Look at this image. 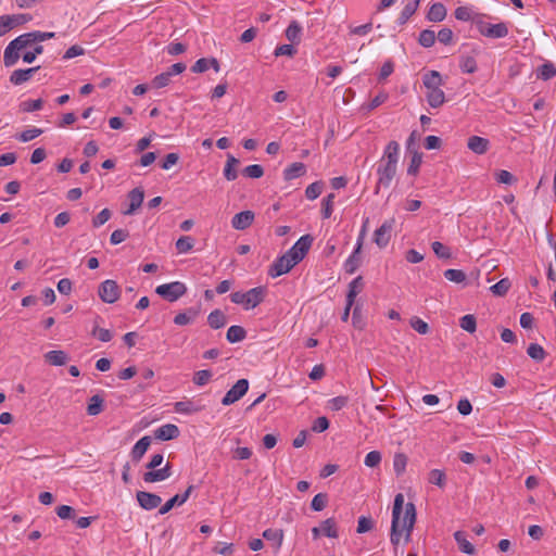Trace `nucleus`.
I'll list each match as a JSON object with an SVG mask.
<instances>
[{
  "label": "nucleus",
  "instance_id": "f257e3e1",
  "mask_svg": "<svg viewBox=\"0 0 556 556\" xmlns=\"http://www.w3.org/2000/svg\"><path fill=\"white\" fill-rule=\"evenodd\" d=\"M404 496L402 493L395 495L392 509V523L390 541L396 548L400 543L401 535L405 533V542L410 540V535L416 522V507L409 502L405 505L403 513Z\"/></svg>",
  "mask_w": 556,
  "mask_h": 556
},
{
  "label": "nucleus",
  "instance_id": "f03ea898",
  "mask_svg": "<svg viewBox=\"0 0 556 556\" xmlns=\"http://www.w3.org/2000/svg\"><path fill=\"white\" fill-rule=\"evenodd\" d=\"M424 86L427 88V101L431 108H439L445 102V94L441 89L443 78L438 71H429L422 76Z\"/></svg>",
  "mask_w": 556,
  "mask_h": 556
},
{
  "label": "nucleus",
  "instance_id": "7ed1b4c3",
  "mask_svg": "<svg viewBox=\"0 0 556 556\" xmlns=\"http://www.w3.org/2000/svg\"><path fill=\"white\" fill-rule=\"evenodd\" d=\"M265 296V289L263 287H255L247 292H232L230 300L235 304H242L245 309H251L261 304Z\"/></svg>",
  "mask_w": 556,
  "mask_h": 556
},
{
  "label": "nucleus",
  "instance_id": "20e7f679",
  "mask_svg": "<svg viewBox=\"0 0 556 556\" xmlns=\"http://www.w3.org/2000/svg\"><path fill=\"white\" fill-rule=\"evenodd\" d=\"M475 25L478 28V31L488 38L498 39L504 38L508 35V27L505 23L491 24L489 22L483 21L482 17L473 20Z\"/></svg>",
  "mask_w": 556,
  "mask_h": 556
},
{
  "label": "nucleus",
  "instance_id": "39448f33",
  "mask_svg": "<svg viewBox=\"0 0 556 556\" xmlns=\"http://www.w3.org/2000/svg\"><path fill=\"white\" fill-rule=\"evenodd\" d=\"M155 292L164 300L175 302L186 294L187 287L184 282L173 281L157 286Z\"/></svg>",
  "mask_w": 556,
  "mask_h": 556
},
{
  "label": "nucleus",
  "instance_id": "423d86ee",
  "mask_svg": "<svg viewBox=\"0 0 556 556\" xmlns=\"http://www.w3.org/2000/svg\"><path fill=\"white\" fill-rule=\"evenodd\" d=\"M314 238L311 235L302 236L286 254L293 261V264H299L307 254L312 247Z\"/></svg>",
  "mask_w": 556,
  "mask_h": 556
},
{
  "label": "nucleus",
  "instance_id": "0eeeda50",
  "mask_svg": "<svg viewBox=\"0 0 556 556\" xmlns=\"http://www.w3.org/2000/svg\"><path fill=\"white\" fill-rule=\"evenodd\" d=\"M397 166L394 164H391L389 162L379 161L378 167H377V175H378V182L376 186L375 193L379 192V189L381 187L389 188L391 185V181L396 175Z\"/></svg>",
  "mask_w": 556,
  "mask_h": 556
},
{
  "label": "nucleus",
  "instance_id": "6e6552de",
  "mask_svg": "<svg viewBox=\"0 0 556 556\" xmlns=\"http://www.w3.org/2000/svg\"><path fill=\"white\" fill-rule=\"evenodd\" d=\"M98 295L102 302L113 304L121 296V288L115 280L106 279L99 285Z\"/></svg>",
  "mask_w": 556,
  "mask_h": 556
},
{
  "label": "nucleus",
  "instance_id": "1a4fd4ad",
  "mask_svg": "<svg viewBox=\"0 0 556 556\" xmlns=\"http://www.w3.org/2000/svg\"><path fill=\"white\" fill-rule=\"evenodd\" d=\"M249 390V381L247 379H239L231 388L227 391L222 400V404L225 406L231 405L239 401Z\"/></svg>",
  "mask_w": 556,
  "mask_h": 556
},
{
  "label": "nucleus",
  "instance_id": "9d476101",
  "mask_svg": "<svg viewBox=\"0 0 556 556\" xmlns=\"http://www.w3.org/2000/svg\"><path fill=\"white\" fill-rule=\"evenodd\" d=\"M394 225L395 219L390 218L387 219L378 229H376L374 233V242L379 248H386L389 244Z\"/></svg>",
  "mask_w": 556,
  "mask_h": 556
},
{
  "label": "nucleus",
  "instance_id": "9b49d317",
  "mask_svg": "<svg viewBox=\"0 0 556 556\" xmlns=\"http://www.w3.org/2000/svg\"><path fill=\"white\" fill-rule=\"evenodd\" d=\"M296 264H293L290 257L285 253L278 257L269 267L268 275L273 278L289 273Z\"/></svg>",
  "mask_w": 556,
  "mask_h": 556
},
{
  "label": "nucleus",
  "instance_id": "f8f14e48",
  "mask_svg": "<svg viewBox=\"0 0 556 556\" xmlns=\"http://www.w3.org/2000/svg\"><path fill=\"white\" fill-rule=\"evenodd\" d=\"M172 476V465L166 463L163 468L160 469H148L147 472L143 473V481L147 483H154L164 481Z\"/></svg>",
  "mask_w": 556,
  "mask_h": 556
},
{
  "label": "nucleus",
  "instance_id": "ddd939ff",
  "mask_svg": "<svg viewBox=\"0 0 556 556\" xmlns=\"http://www.w3.org/2000/svg\"><path fill=\"white\" fill-rule=\"evenodd\" d=\"M136 498L140 505L141 508L146 510H152L160 506L162 503L161 496L154 493L146 492V491H138L136 493Z\"/></svg>",
  "mask_w": 556,
  "mask_h": 556
},
{
  "label": "nucleus",
  "instance_id": "4468645a",
  "mask_svg": "<svg viewBox=\"0 0 556 556\" xmlns=\"http://www.w3.org/2000/svg\"><path fill=\"white\" fill-rule=\"evenodd\" d=\"M194 486L193 485H189L187 488V490L182 493V494H176L174 495L172 498H169L163 506L160 507L159 509V514L160 515H165L167 514L174 506L178 505H182L185 504L191 492L193 491Z\"/></svg>",
  "mask_w": 556,
  "mask_h": 556
},
{
  "label": "nucleus",
  "instance_id": "2eb2a0df",
  "mask_svg": "<svg viewBox=\"0 0 556 556\" xmlns=\"http://www.w3.org/2000/svg\"><path fill=\"white\" fill-rule=\"evenodd\" d=\"M254 213L252 211H242L240 213H237L232 219H231V226L232 228L237 230H245L249 228L253 220H254Z\"/></svg>",
  "mask_w": 556,
  "mask_h": 556
},
{
  "label": "nucleus",
  "instance_id": "dca6fc26",
  "mask_svg": "<svg viewBox=\"0 0 556 556\" xmlns=\"http://www.w3.org/2000/svg\"><path fill=\"white\" fill-rule=\"evenodd\" d=\"M129 207L124 211L125 215H132L138 210L144 199V191L141 188H135L128 193Z\"/></svg>",
  "mask_w": 556,
  "mask_h": 556
},
{
  "label": "nucleus",
  "instance_id": "f3484780",
  "mask_svg": "<svg viewBox=\"0 0 556 556\" xmlns=\"http://www.w3.org/2000/svg\"><path fill=\"white\" fill-rule=\"evenodd\" d=\"M151 442L152 440L149 435H144L140 440H138L130 451L131 459L136 463L140 462V459L143 457V455L150 447Z\"/></svg>",
  "mask_w": 556,
  "mask_h": 556
},
{
  "label": "nucleus",
  "instance_id": "a211bd4d",
  "mask_svg": "<svg viewBox=\"0 0 556 556\" xmlns=\"http://www.w3.org/2000/svg\"><path fill=\"white\" fill-rule=\"evenodd\" d=\"M179 433L178 427L173 424L163 425L154 431L155 438L162 441L176 439Z\"/></svg>",
  "mask_w": 556,
  "mask_h": 556
},
{
  "label": "nucleus",
  "instance_id": "6ab92c4d",
  "mask_svg": "<svg viewBox=\"0 0 556 556\" xmlns=\"http://www.w3.org/2000/svg\"><path fill=\"white\" fill-rule=\"evenodd\" d=\"M400 159V144L397 141H390L384 148L381 161L389 162L397 166Z\"/></svg>",
  "mask_w": 556,
  "mask_h": 556
},
{
  "label": "nucleus",
  "instance_id": "aec40b11",
  "mask_svg": "<svg viewBox=\"0 0 556 556\" xmlns=\"http://www.w3.org/2000/svg\"><path fill=\"white\" fill-rule=\"evenodd\" d=\"M38 70H39V66L25 68V70H22V68L15 70L14 72H12V74L10 76V81L15 86L22 85V84L26 83L27 80H29L31 78V76L34 75V73H36Z\"/></svg>",
  "mask_w": 556,
  "mask_h": 556
},
{
  "label": "nucleus",
  "instance_id": "412c9836",
  "mask_svg": "<svg viewBox=\"0 0 556 556\" xmlns=\"http://www.w3.org/2000/svg\"><path fill=\"white\" fill-rule=\"evenodd\" d=\"M202 409V405L191 400L179 401L174 404V410L178 414L191 415Z\"/></svg>",
  "mask_w": 556,
  "mask_h": 556
},
{
  "label": "nucleus",
  "instance_id": "4be33fe9",
  "mask_svg": "<svg viewBox=\"0 0 556 556\" xmlns=\"http://www.w3.org/2000/svg\"><path fill=\"white\" fill-rule=\"evenodd\" d=\"M467 147L477 154H484L489 150L490 141L486 138L471 136L468 139Z\"/></svg>",
  "mask_w": 556,
  "mask_h": 556
},
{
  "label": "nucleus",
  "instance_id": "5701e85b",
  "mask_svg": "<svg viewBox=\"0 0 556 556\" xmlns=\"http://www.w3.org/2000/svg\"><path fill=\"white\" fill-rule=\"evenodd\" d=\"M306 173V165L302 162H294L283 170V179L286 181L299 178Z\"/></svg>",
  "mask_w": 556,
  "mask_h": 556
},
{
  "label": "nucleus",
  "instance_id": "b1692460",
  "mask_svg": "<svg viewBox=\"0 0 556 556\" xmlns=\"http://www.w3.org/2000/svg\"><path fill=\"white\" fill-rule=\"evenodd\" d=\"M361 251H362L361 243L356 244L353 253L349 256V258L344 263L345 273L352 275L358 269V267L361 265Z\"/></svg>",
  "mask_w": 556,
  "mask_h": 556
},
{
  "label": "nucleus",
  "instance_id": "393cba45",
  "mask_svg": "<svg viewBox=\"0 0 556 556\" xmlns=\"http://www.w3.org/2000/svg\"><path fill=\"white\" fill-rule=\"evenodd\" d=\"M364 286L365 283L362 276H357L349 283L346 302H349L350 305L354 304L355 298L364 289Z\"/></svg>",
  "mask_w": 556,
  "mask_h": 556
},
{
  "label": "nucleus",
  "instance_id": "a878e982",
  "mask_svg": "<svg viewBox=\"0 0 556 556\" xmlns=\"http://www.w3.org/2000/svg\"><path fill=\"white\" fill-rule=\"evenodd\" d=\"M45 359L53 366H63L68 361V356L62 350H53L45 354Z\"/></svg>",
  "mask_w": 556,
  "mask_h": 556
},
{
  "label": "nucleus",
  "instance_id": "bb28decb",
  "mask_svg": "<svg viewBox=\"0 0 556 556\" xmlns=\"http://www.w3.org/2000/svg\"><path fill=\"white\" fill-rule=\"evenodd\" d=\"M419 7V0H412L405 4L403 10L401 11L397 23L399 25H404L407 21L415 14Z\"/></svg>",
  "mask_w": 556,
  "mask_h": 556
},
{
  "label": "nucleus",
  "instance_id": "cd10ccee",
  "mask_svg": "<svg viewBox=\"0 0 556 556\" xmlns=\"http://www.w3.org/2000/svg\"><path fill=\"white\" fill-rule=\"evenodd\" d=\"M239 163H240L239 160L237 157H235L233 155H231V154L227 155V162H226V165L224 168V177L228 181H232V180L237 179L238 172H237L236 167L239 165Z\"/></svg>",
  "mask_w": 556,
  "mask_h": 556
},
{
  "label": "nucleus",
  "instance_id": "c85d7f7f",
  "mask_svg": "<svg viewBox=\"0 0 556 556\" xmlns=\"http://www.w3.org/2000/svg\"><path fill=\"white\" fill-rule=\"evenodd\" d=\"M207 323L211 328L220 329L226 325L227 317L223 311L214 309L208 314Z\"/></svg>",
  "mask_w": 556,
  "mask_h": 556
},
{
  "label": "nucleus",
  "instance_id": "c756f323",
  "mask_svg": "<svg viewBox=\"0 0 556 556\" xmlns=\"http://www.w3.org/2000/svg\"><path fill=\"white\" fill-rule=\"evenodd\" d=\"M445 17L446 9L444 4L440 2L433 3L427 13V18L430 22H442Z\"/></svg>",
  "mask_w": 556,
  "mask_h": 556
},
{
  "label": "nucleus",
  "instance_id": "7c9ffc66",
  "mask_svg": "<svg viewBox=\"0 0 556 556\" xmlns=\"http://www.w3.org/2000/svg\"><path fill=\"white\" fill-rule=\"evenodd\" d=\"M245 337H247L245 329L243 327L237 326V325L229 327L227 330V333H226V339L230 343L240 342V341L244 340Z\"/></svg>",
  "mask_w": 556,
  "mask_h": 556
},
{
  "label": "nucleus",
  "instance_id": "2f4dec72",
  "mask_svg": "<svg viewBox=\"0 0 556 556\" xmlns=\"http://www.w3.org/2000/svg\"><path fill=\"white\" fill-rule=\"evenodd\" d=\"M556 76V66L552 62H545L539 66L536 77L542 80H549Z\"/></svg>",
  "mask_w": 556,
  "mask_h": 556
},
{
  "label": "nucleus",
  "instance_id": "473e14b6",
  "mask_svg": "<svg viewBox=\"0 0 556 556\" xmlns=\"http://www.w3.org/2000/svg\"><path fill=\"white\" fill-rule=\"evenodd\" d=\"M302 27L296 21H292L286 29V38L292 43L301 41Z\"/></svg>",
  "mask_w": 556,
  "mask_h": 556
},
{
  "label": "nucleus",
  "instance_id": "72a5a7b5",
  "mask_svg": "<svg viewBox=\"0 0 556 556\" xmlns=\"http://www.w3.org/2000/svg\"><path fill=\"white\" fill-rule=\"evenodd\" d=\"M20 50L21 49H17L11 42L7 46V48L4 50V55H3V63L7 67L13 66L18 61V59H20L18 51Z\"/></svg>",
  "mask_w": 556,
  "mask_h": 556
},
{
  "label": "nucleus",
  "instance_id": "f704fd0d",
  "mask_svg": "<svg viewBox=\"0 0 556 556\" xmlns=\"http://www.w3.org/2000/svg\"><path fill=\"white\" fill-rule=\"evenodd\" d=\"M454 539L458 544L459 549L465 554H473L475 547L473 545L466 539V534L463 531H456L454 533Z\"/></svg>",
  "mask_w": 556,
  "mask_h": 556
},
{
  "label": "nucleus",
  "instance_id": "c9c22d12",
  "mask_svg": "<svg viewBox=\"0 0 556 556\" xmlns=\"http://www.w3.org/2000/svg\"><path fill=\"white\" fill-rule=\"evenodd\" d=\"M103 402L104 400L98 394L91 396L87 406V414L90 416L99 415L103 410Z\"/></svg>",
  "mask_w": 556,
  "mask_h": 556
},
{
  "label": "nucleus",
  "instance_id": "e433bc0d",
  "mask_svg": "<svg viewBox=\"0 0 556 556\" xmlns=\"http://www.w3.org/2000/svg\"><path fill=\"white\" fill-rule=\"evenodd\" d=\"M36 42V36L34 31L23 34L11 41V43L17 49H24Z\"/></svg>",
  "mask_w": 556,
  "mask_h": 556
},
{
  "label": "nucleus",
  "instance_id": "4c0bfd02",
  "mask_svg": "<svg viewBox=\"0 0 556 556\" xmlns=\"http://www.w3.org/2000/svg\"><path fill=\"white\" fill-rule=\"evenodd\" d=\"M527 354L538 363L543 362L546 357V352L539 343H530L527 349Z\"/></svg>",
  "mask_w": 556,
  "mask_h": 556
},
{
  "label": "nucleus",
  "instance_id": "58836bf2",
  "mask_svg": "<svg viewBox=\"0 0 556 556\" xmlns=\"http://www.w3.org/2000/svg\"><path fill=\"white\" fill-rule=\"evenodd\" d=\"M320 529L323 531V534L336 539L338 538V529H337V522L333 518H328L324 520L320 525Z\"/></svg>",
  "mask_w": 556,
  "mask_h": 556
},
{
  "label": "nucleus",
  "instance_id": "ea45409f",
  "mask_svg": "<svg viewBox=\"0 0 556 556\" xmlns=\"http://www.w3.org/2000/svg\"><path fill=\"white\" fill-rule=\"evenodd\" d=\"M511 282L508 278H503L495 285L491 286V292L496 296H504L509 291Z\"/></svg>",
  "mask_w": 556,
  "mask_h": 556
},
{
  "label": "nucleus",
  "instance_id": "a19ab883",
  "mask_svg": "<svg viewBox=\"0 0 556 556\" xmlns=\"http://www.w3.org/2000/svg\"><path fill=\"white\" fill-rule=\"evenodd\" d=\"M263 538L267 541H271L276 544V549L280 548L282 539H283V532L282 530L277 529H266L263 532Z\"/></svg>",
  "mask_w": 556,
  "mask_h": 556
},
{
  "label": "nucleus",
  "instance_id": "79ce46f5",
  "mask_svg": "<svg viewBox=\"0 0 556 556\" xmlns=\"http://www.w3.org/2000/svg\"><path fill=\"white\" fill-rule=\"evenodd\" d=\"M454 14L458 21H464V22H467V21L473 22L475 18L482 17V15H480V14H472L471 10L468 7H458L455 10Z\"/></svg>",
  "mask_w": 556,
  "mask_h": 556
},
{
  "label": "nucleus",
  "instance_id": "37998d69",
  "mask_svg": "<svg viewBox=\"0 0 556 556\" xmlns=\"http://www.w3.org/2000/svg\"><path fill=\"white\" fill-rule=\"evenodd\" d=\"M2 18H4L5 23L10 24V30L16 26L24 23H27L31 20V16L29 14H15V15H2Z\"/></svg>",
  "mask_w": 556,
  "mask_h": 556
},
{
  "label": "nucleus",
  "instance_id": "c03bdc74",
  "mask_svg": "<svg viewBox=\"0 0 556 556\" xmlns=\"http://www.w3.org/2000/svg\"><path fill=\"white\" fill-rule=\"evenodd\" d=\"M197 315L198 312L190 308L188 312L177 314L174 318V323L178 326H185L192 323Z\"/></svg>",
  "mask_w": 556,
  "mask_h": 556
},
{
  "label": "nucleus",
  "instance_id": "a18cd8bd",
  "mask_svg": "<svg viewBox=\"0 0 556 556\" xmlns=\"http://www.w3.org/2000/svg\"><path fill=\"white\" fill-rule=\"evenodd\" d=\"M418 42L424 48L432 47L434 45V42H435V34H434V31L431 30V29H424L419 34Z\"/></svg>",
  "mask_w": 556,
  "mask_h": 556
},
{
  "label": "nucleus",
  "instance_id": "49530a36",
  "mask_svg": "<svg viewBox=\"0 0 556 556\" xmlns=\"http://www.w3.org/2000/svg\"><path fill=\"white\" fill-rule=\"evenodd\" d=\"M459 67L464 73L472 74L477 71V62L473 56L463 55L460 58Z\"/></svg>",
  "mask_w": 556,
  "mask_h": 556
},
{
  "label": "nucleus",
  "instance_id": "de8ad7c7",
  "mask_svg": "<svg viewBox=\"0 0 556 556\" xmlns=\"http://www.w3.org/2000/svg\"><path fill=\"white\" fill-rule=\"evenodd\" d=\"M431 248L439 258L450 260L452 257L451 249L440 241L432 242Z\"/></svg>",
  "mask_w": 556,
  "mask_h": 556
},
{
  "label": "nucleus",
  "instance_id": "09e8293b",
  "mask_svg": "<svg viewBox=\"0 0 556 556\" xmlns=\"http://www.w3.org/2000/svg\"><path fill=\"white\" fill-rule=\"evenodd\" d=\"M407 465V456L404 453H395L393 457V468L396 473V476H401Z\"/></svg>",
  "mask_w": 556,
  "mask_h": 556
},
{
  "label": "nucleus",
  "instance_id": "8fccbe9b",
  "mask_svg": "<svg viewBox=\"0 0 556 556\" xmlns=\"http://www.w3.org/2000/svg\"><path fill=\"white\" fill-rule=\"evenodd\" d=\"M459 326L463 330L472 333L477 329L476 317L471 314L465 315L459 320Z\"/></svg>",
  "mask_w": 556,
  "mask_h": 556
},
{
  "label": "nucleus",
  "instance_id": "3c124183",
  "mask_svg": "<svg viewBox=\"0 0 556 556\" xmlns=\"http://www.w3.org/2000/svg\"><path fill=\"white\" fill-rule=\"evenodd\" d=\"M446 476L443 470L432 469L429 472L428 481L432 484L443 488L445 485Z\"/></svg>",
  "mask_w": 556,
  "mask_h": 556
},
{
  "label": "nucleus",
  "instance_id": "603ef678",
  "mask_svg": "<svg viewBox=\"0 0 556 556\" xmlns=\"http://www.w3.org/2000/svg\"><path fill=\"white\" fill-rule=\"evenodd\" d=\"M421 163H422V154L419 153L418 151H414L410 162H409V165L407 167V174L414 175V176L417 175Z\"/></svg>",
  "mask_w": 556,
  "mask_h": 556
},
{
  "label": "nucleus",
  "instance_id": "864d4df0",
  "mask_svg": "<svg viewBox=\"0 0 556 556\" xmlns=\"http://www.w3.org/2000/svg\"><path fill=\"white\" fill-rule=\"evenodd\" d=\"M444 277L448 281L455 282V283H463L466 281V274L460 269H446L444 271Z\"/></svg>",
  "mask_w": 556,
  "mask_h": 556
},
{
  "label": "nucleus",
  "instance_id": "5fc2aeb1",
  "mask_svg": "<svg viewBox=\"0 0 556 556\" xmlns=\"http://www.w3.org/2000/svg\"><path fill=\"white\" fill-rule=\"evenodd\" d=\"M324 184L323 181H315L307 186L305 190V197L309 200L317 199L323 192Z\"/></svg>",
  "mask_w": 556,
  "mask_h": 556
},
{
  "label": "nucleus",
  "instance_id": "6e6d98bb",
  "mask_svg": "<svg viewBox=\"0 0 556 556\" xmlns=\"http://www.w3.org/2000/svg\"><path fill=\"white\" fill-rule=\"evenodd\" d=\"M328 503V495L326 493L316 494L311 503V507L314 511H321Z\"/></svg>",
  "mask_w": 556,
  "mask_h": 556
},
{
  "label": "nucleus",
  "instance_id": "4d7b16f0",
  "mask_svg": "<svg viewBox=\"0 0 556 556\" xmlns=\"http://www.w3.org/2000/svg\"><path fill=\"white\" fill-rule=\"evenodd\" d=\"M211 378L212 371L207 369H202L193 375L192 381L195 386L202 387L205 386L211 380Z\"/></svg>",
  "mask_w": 556,
  "mask_h": 556
},
{
  "label": "nucleus",
  "instance_id": "13d9d810",
  "mask_svg": "<svg viewBox=\"0 0 556 556\" xmlns=\"http://www.w3.org/2000/svg\"><path fill=\"white\" fill-rule=\"evenodd\" d=\"M194 240L189 236L180 237L176 241V249L179 253H187L193 248Z\"/></svg>",
  "mask_w": 556,
  "mask_h": 556
},
{
  "label": "nucleus",
  "instance_id": "bf43d9fd",
  "mask_svg": "<svg viewBox=\"0 0 556 556\" xmlns=\"http://www.w3.org/2000/svg\"><path fill=\"white\" fill-rule=\"evenodd\" d=\"M20 106L23 112L38 111V110L42 109L43 100L42 99L26 100V101H23Z\"/></svg>",
  "mask_w": 556,
  "mask_h": 556
},
{
  "label": "nucleus",
  "instance_id": "052dcab7",
  "mask_svg": "<svg viewBox=\"0 0 556 556\" xmlns=\"http://www.w3.org/2000/svg\"><path fill=\"white\" fill-rule=\"evenodd\" d=\"M170 78H172L170 73H167V72L161 73L152 79V81H151L152 87L156 88V89L164 88L169 85Z\"/></svg>",
  "mask_w": 556,
  "mask_h": 556
},
{
  "label": "nucleus",
  "instance_id": "680f3d73",
  "mask_svg": "<svg viewBox=\"0 0 556 556\" xmlns=\"http://www.w3.org/2000/svg\"><path fill=\"white\" fill-rule=\"evenodd\" d=\"M334 198H336V195L333 193H330L323 200V207H321L323 218H329L331 216L332 211H333Z\"/></svg>",
  "mask_w": 556,
  "mask_h": 556
},
{
  "label": "nucleus",
  "instance_id": "e2e57ef3",
  "mask_svg": "<svg viewBox=\"0 0 556 556\" xmlns=\"http://www.w3.org/2000/svg\"><path fill=\"white\" fill-rule=\"evenodd\" d=\"M382 455L379 451H371L365 456L364 464L369 468H375L381 463Z\"/></svg>",
  "mask_w": 556,
  "mask_h": 556
},
{
  "label": "nucleus",
  "instance_id": "0e129e2a",
  "mask_svg": "<svg viewBox=\"0 0 556 556\" xmlns=\"http://www.w3.org/2000/svg\"><path fill=\"white\" fill-rule=\"evenodd\" d=\"M374 528V520L371 517L361 516L358 518L357 529L356 532L362 534L366 533Z\"/></svg>",
  "mask_w": 556,
  "mask_h": 556
},
{
  "label": "nucleus",
  "instance_id": "69168bd1",
  "mask_svg": "<svg viewBox=\"0 0 556 556\" xmlns=\"http://www.w3.org/2000/svg\"><path fill=\"white\" fill-rule=\"evenodd\" d=\"M243 175L249 178H261L264 175V169L258 164L249 165L243 169Z\"/></svg>",
  "mask_w": 556,
  "mask_h": 556
},
{
  "label": "nucleus",
  "instance_id": "338daca9",
  "mask_svg": "<svg viewBox=\"0 0 556 556\" xmlns=\"http://www.w3.org/2000/svg\"><path fill=\"white\" fill-rule=\"evenodd\" d=\"M409 325L415 331H417L420 334H426L429 332L428 324L426 321H424L422 319H420L419 317L415 316V317L410 318Z\"/></svg>",
  "mask_w": 556,
  "mask_h": 556
},
{
  "label": "nucleus",
  "instance_id": "774afa93",
  "mask_svg": "<svg viewBox=\"0 0 556 556\" xmlns=\"http://www.w3.org/2000/svg\"><path fill=\"white\" fill-rule=\"evenodd\" d=\"M91 334L97 337L101 342H109L113 338V334L109 329L100 328L98 326L93 327Z\"/></svg>",
  "mask_w": 556,
  "mask_h": 556
}]
</instances>
